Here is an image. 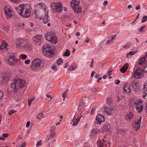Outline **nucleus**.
I'll list each match as a JSON object with an SVG mask.
<instances>
[{
  "label": "nucleus",
  "instance_id": "nucleus-60",
  "mask_svg": "<svg viewBox=\"0 0 147 147\" xmlns=\"http://www.w3.org/2000/svg\"><path fill=\"white\" fill-rule=\"evenodd\" d=\"M107 1H105L104 2L103 4L105 6L107 4Z\"/></svg>",
  "mask_w": 147,
  "mask_h": 147
},
{
  "label": "nucleus",
  "instance_id": "nucleus-48",
  "mask_svg": "<svg viewBox=\"0 0 147 147\" xmlns=\"http://www.w3.org/2000/svg\"><path fill=\"white\" fill-rule=\"evenodd\" d=\"M3 96V94L2 92L0 90V100L2 98Z\"/></svg>",
  "mask_w": 147,
  "mask_h": 147
},
{
  "label": "nucleus",
  "instance_id": "nucleus-59",
  "mask_svg": "<svg viewBox=\"0 0 147 147\" xmlns=\"http://www.w3.org/2000/svg\"><path fill=\"white\" fill-rule=\"evenodd\" d=\"M95 109V108H93L92 109V111H91L92 113V114L94 113V111Z\"/></svg>",
  "mask_w": 147,
  "mask_h": 147
},
{
  "label": "nucleus",
  "instance_id": "nucleus-26",
  "mask_svg": "<svg viewBox=\"0 0 147 147\" xmlns=\"http://www.w3.org/2000/svg\"><path fill=\"white\" fill-rule=\"evenodd\" d=\"M105 142L106 141H105L104 140H102L98 141V143L99 145V147H101V146H102L103 145H104V144H105Z\"/></svg>",
  "mask_w": 147,
  "mask_h": 147
},
{
  "label": "nucleus",
  "instance_id": "nucleus-16",
  "mask_svg": "<svg viewBox=\"0 0 147 147\" xmlns=\"http://www.w3.org/2000/svg\"><path fill=\"white\" fill-rule=\"evenodd\" d=\"M131 85L135 91L138 90L139 88V83L137 81H134L131 84Z\"/></svg>",
  "mask_w": 147,
  "mask_h": 147
},
{
  "label": "nucleus",
  "instance_id": "nucleus-12",
  "mask_svg": "<svg viewBox=\"0 0 147 147\" xmlns=\"http://www.w3.org/2000/svg\"><path fill=\"white\" fill-rule=\"evenodd\" d=\"M37 8V10H41L42 11L46 10V7L44 4L39 3L35 5Z\"/></svg>",
  "mask_w": 147,
  "mask_h": 147
},
{
  "label": "nucleus",
  "instance_id": "nucleus-2",
  "mask_svg": "<svg viewBox=\"0 0 147 147\" xmlns=\"http://www.w3.org/2000/svg\"><path fill=\"white\" fill-rule=\"evenodd\" d=\"M25 84V81L19 79H13L11 83V87L13 89V93L16 94L18 90L22 88Z\"/></svg>",
  "mask_w": 147,
  "mask_h": 147
},
{
  "label": "nucleus",
  "instance_id": "nucleus-24",
  "mask_svg": "<svg viewBox=\"0 0 147 147\" xmlns=\"http://www.w3.org/2000/svg\"><path fill=\"white\" fill-rule=\"evenodd\" d=\"M145 56H144L142 57L140 60L138 64L139 65H141L145 64Z\"/></svg>",
  "mask_w": 147,
  "mask_h": 147
},
{
  "label": "nucleus",
  "instance_id": "nucleus-28",
  "mask_svg": "<svg viewBox=\"0 0 147 147\" xmlns=\"http://www.w3.org/2000/svg\"><path fill=\"white\" fill-rule=\"evenodd\" d=\"M63 63V61L61 58H59L57 61V64L59 65L62 64Z\"/></svg>",
  "mask_w": 147,
  "mask_h": 147
},
{
  "label": "nucleus",
  "instance_id": "nucleus-31",
  "mask_svg": "<svg viewBox=\"0 0 147 147\" xmlns=\"http://www.w3.org/2000/svg\"><path fill=\"white\" fill-rule=\"evenodd\" d=\"M47 36H49V37H56L55 34L52 32H49Z\"/></svg>",
  "mask_w": 147,
  "mask_h": 147
},
{
  "label": "nucleus",
  "instance_id": "nucleus-27",
  "mask_svg": "<svg viewBox=\"0 0 147 147\" xmlns=\"http://www.w3.org/2000/svg\"><path fill=\"white\" fill-rule=\"evenodd\" d=\"M70 52L68 49H67L66 51L65 52L63 56L64 57L68 56L70 54Z\"/></svg>",
  "mask_w": 147,
  "mask_h": 147
},
{
  "label": "nucleus",
  "instance_id": "nucleus-30",
  "mask_svg": "<svg viewBox=\"0 0 147 147\" xmlns=\"http://www.w3.org/2000/svg\"><path fill=\"white\" fill-rule=\"evenodd\" d=\"M98 131L97 129H94L92 132V135L93 136L97 133Z\"/></svg>",
  "mask_w": 147,
  "mask_h": 147
},
{
  "label": "nucleus",
  "instance_id": "nucleus-10",
  "mask_svg": "<svg viewBox=\"0 0 147 147\" xmlns=\"http://www.w3.org/2000/svg\"><path fill=\"white\" fill-rule=\"evenodd\" d=\"M96 123L101 124V123L105 121L104 117L100 114H98L96 117Z\"/></svg>",
  "mask_w": 147,
  "mask_h": 147
},
{
  "label": "nucleus",
  "instance_id": "nucleus-8",
  "mask_svg": "<svg viewBox=\"0 0 147 147\" xmlns=\"http://www.w3.org/2000/svg\"><path fill=\"white\" fill-rule=\"evenodd\" d=\"M12 10L10 8H5L4 10V13L7 16V19H9L11 18L12 16Z\"/></svg>",
  "mask_w": 147,
  "mask_h": 147
},
{
  "label": "nucleus",
  "instance_id": "nucleus-42",
  "mask_svg": "<svg viewBox=\"0 0 147 147\" xmlns=\"http://www.w3.org/2000/svg\"><path fill=\"white\" fill-rule=\"evenodd\" d=\"M42 141L40 140L37 143L36 146L37 147L38 146H41L42 144Z\"/></svg>",
  "mask_w": 147,
  "mask_h": 147
},
{
  "label": "nucleus",
  "instance_id": "nucleus-43",
  "mask_svg": "<svg viewBox=\"0 0 147 147\" xmlns=\"http://www.w3.org/2000/svg\"><path fill=\"white\" fill-rule=\"evenodd\" d=\"M47 17H48V16H47L46 15H45V18H46L47 19L46 20H43V22L44 23L46 24L48 22V20H47Z\"/></svg>",
  "mask_w": 147,
  "mask_h": 147
},
{
  "label": "nucleus",
  "instance_id": "nucleus-25",
  "mask_svg": "<svg viewBox=\"0 0 147 147\" xmlns=\"http://www.w3.org/2000/svg\"><path fill=\"white\" fill-rule=\"evenodd\" d=\"M133 116V113L132 112H130L128 114H127V115L126 116V118L129 119H131Z\"/></svg>",
  "mask_w": 147,
  "mask_h": 147
},
{
  "label": "nucleus",
  "instance_id": "nucleus-38",
  "mask_svg": "<svg viewBox=\"0 0 147 147\" xmlns=\"http://www.w3.org/2000/svg\"><path fill=\"white\" fill-rule=\"evenodd\" d=\"M47 138H48V140L47 142L49 141L50 142H51L53 140V138L52 136H48Z\"/></svg>",
  "mask_w": 147,
  "mask_h": 147
},
{
  "label": "nucleus",
  "instance_id": "nucleus-64",
  "mask_svg": "<svg viewBox=\"0 0 147 147\" xmlns=\"http://www.w3.org/2000/svg\"><path fill=\"white\" fill-rule=\"evenodd\" d=\"M68 66V63L65 64L64 66V67L65 68H66Z\"/></svg>",
  "mask_w": 147,
  "mask_h": 147
},
{
  "label": "nucleus",
  "instance_id": "nucleus-45",
  "mask_svg": "<svg viewBox=\"0 0 147 147\" xmlns=\"http://www.w3.org/2000/svg\"><path fill=\"white\" fill-rule=\"evenodd\" d=\"M112 71L111 69H109L107 71V74L108 76L111 74Z\"/></svg>",
  "mask_w": 147,
  "mask_h": 147
},
{
  "label": "nucleus",
  "instance_id": "nucleus-47",
  "mask_svg": "<svg viewBox=\"0 0 147 147\" xmlns=\"http://www.w3.org/2000/svg\"><path fill=\"white\" fill-rule=\"evenodd\" d=\"M21 56V58L23 59H25L27 57V55H26L22 54Z\"/></svg>",
  "mask_w": 147,
  "mask_h": 147
},
{
  "label": "nucleus",
  "instance_id": "nucleus-22",
  "mask_svg": "<svg viewBox=\"0 0 147 147\" xmlns=\"http://www.w3.org/2000/svg\"><path fill=\"white\" fill-rule=\"evenodd\" d=\"M80 120V118L78 119H73V122L72 124L74 126H76Z\"/></svg>",
  "mask_w": 147,
  "mask_h": 147
},
{
  "label": "nucleus",
  "instance_id": "nucleus-29",
  "mask_svg": "<svg viewBox=\"0 0 147 147\" xmlns=\"http://www.w3.org/2000/svg\"><path fill=\"white\" fill-rule=\"evenodd\" d=\"M43 114L42 113H39L37 116V117L38 119H41L43 118Z\"/></svg>",
  "mask_w": 147,
  "mask_h": 147
},
{
  "label": "nucleus",
  "instance_id": "nucleus-53",
  "mask_svg": "<svg viewBox=\"0 0 147 147\" xmlns=\"http://www.w3.org/2000/svg\"><path fill=\"white\" fill-rule=\"evenodd\" d=\"M140 8V5H138L136 6V10H138Z\"/></svg>",
  "mask_w": 147,
  "mask_h": 147
},
{
  "label": "nucleus",
  "instance_id": "nucleus-6",
  "mask_svg": "<svg viewBox=\"0 0 147 147\" xmlns=\"http://www.w3.org/2000/svg\"><path fill=\"white\" fill-rule=\"evenodd\" d=\"M136 102L134 103V104L136 105V108L138 111L140 113L142 111L143 108V105L142 104V101L140 99L136 101Z\"/></svg>",
  "mask_w": 147,
  "mask_h": 147
},
{
  "label": "nucleus",
  "instance_id": "nucleus-52",
  "mask_svg": "<svg viewBox=\"0 0 147 147\" xmlns=\"http://www.w3.org/2000/svg\"><path fill=\"white\" fill-rule=\"evenodd\" d=\"M55 135V132H53L51 133V134L50 135H49L50 136H52L53 138L54 137V136Z\"/></svg>",
  "mask_w": 147,
  "mask_h": 147
},
{
  "label": "nucleus",
  "instance_id": "nucleus-40",
  "mask_svg": "<svg viewBox=\"0 0 147 147\" xmlns=\"http://www.w3.org/2000/svg\"><path fill=\"white\" fill-rule=\"evenodd\" d=\"M46 96L47 97V98H46V99L47 100H49V101H50L52 99V98L50 96V95L49 94H47L46 95Z\"/></svg>",
  "mask_w": 147,
  "mask_h": 147
},
{
  "label": "nucleus",
  "instance_id": "nucleus-51",
  "mask_svg": "<svg viewBox=\"0 0 147 147\" xmlns=\"http://www.w3.org/2000/svg\"><path fill=\"white\" fill-rule=\"evenodd\" d=\"M51 68L52 69L54 70L55 71L57 70L56 67L54 65Z\"/></svg>",
  "mask_w": 147,
  "mask_h": 147
},
{
  "label": "nucleus",
  "instance_id": "nucleus-39",
  "mask_svg": "<svg viewBox=\"0 0 147 147\" xmlns=\"http://www.w3.org/2000/svg\"><path fill=\"white\" fill-rule=\"evenodd\" d=\"M131 45L130 43L128 42L125 45L123 46V47L125 48H128L131 46Z\"/></svg>",
  "mask_w": 147,
  "mask_h": 147
},
{
  "label": "nucleus",
  "instance_id": "nucleus-54",
  "mask_svg": "<svg viewBox=\"0 0 147 147\" xmlns=\"http://www.w3.org/2000/svg\"><path fill=\"white\" fill-rule=\"evenodd\" d=\"M8 134H3V137H4L5 138H6L8 136Z\"/></svg>",
  "mask_w": 147,
  "mask_h": 147
},
{
  "label": "nucleus",
  "instance_id": "nucleus-62",
  "mask_svg": "<svg viewBox=\"0 0 147 147\" xmlns=\"http://www.w3.org/2000/svg\"><path fill=\"white\" fill-rule=\"evenodd\" d=\"M80 32H78L76 33V36H78L80 35Z\"/></svg>",
  "mask_w": 147,
  "mask_h": 147
},
{
  "label": "nucleus",
  "instance_id": "nucleus-18",
  "mask_svg": "<svg viewBox=\"0 0 147 147\" xmlns=\"http://www.w3.org/2000/svg\"><path fill=\"white\" fill-rule=\"evenodd\" d=\"M79 1L78 0H73L71 2V6L73 8H74L75 7H76L77 5H79Z\"/></svg>",
  "mask_w": 147,
  "mask_h": 147
},
{
  "label": "nucleus",
  "instance_id": "nucleus-57",
  "mask_svg": "<svg viewBox=\"0 0 147 147\" xmlns=\"http://www.w3.org/2000/svg\"><path fill=\"white\" fill-rule=\"evenodd\" d=\"M90 39L88 38L87 37L86 38L85 41V42H89L90 41Z\"/></svg>",
  "mask_w": 147,
  "mask_h": 147
},
{
  "label": "nucleus",
  "instance_id": "nucleus-14",
  "mask_svg": "<svg viewBox=\"0 0 147 147\" xmlns=\"http://www.w3.org/2000/svg\"><path fill=\"white\" fill-rule=\"evenodd\" d=\"M7 43L6 42L3 40L2 42V45H0V49L3 51H7Z\"/></svg>",
  "mask_w": 147,
  "mask_h": 147
},
{
  "label": "nucleus",
  "instance_id": "nucleus-11",
  "mask_svg": "<svg viewBox=\"0 0 147 147\" xmlns=\"http://www.w3.org/2000/svg\"><path fill=\"white\" fill-rule=\"evenodd\" d=\"M131 85L128 84H125L124 85L123 89L127 94H129L131 92Z\"/></svg>",
  "mask_w": 147,
  "mask_h": 147
},
{
  "label": "nucleus",
  "instance_id": "nucleus-19",
  "mask_svg": "<svg viewBox=\"0 0 147 147\" xmlns=\"http://www.w3.org/2000/svg\"><path fill=\"white\" fill-rule=\"evenodd\" d=\"M82 7L79 5H77L76 7H75L73 9L75 12L81 13L82 11Z\"/></svg>",
  "mask_w": 147,
  "mask_h": 147
},
{
  "label": "nucleus",
  "instance_id": "nucleus-56",
  "mask_svg": "<svg viewBox=\"0 0 147 147\" xmlns=\"http://www.w3.org/2000/svg\"><path fill=\"white\" fill-rule=\"evenodd\" d=\"M30 121H29L27 123V124L26 125V127H28L30 126Z\"/></svg>",
  "mask_w": 147,
  "mask_h": 147
},
{
  "label": "nucleus",
  "instance_id": "nucleus-21",
  "mask_svg": "<svg viewBox=\"0 0 147 147\" xmlns=\"http://www.w3.org/2000/svg\"><path fill=\"white\" fill-rule=\"evenodd\" d=\"M104 113L107 114L108 115H111V109L108 107H106L104 109Z\"/></svg>",
  "mask_w": 147,
  "mask_h": 147
},
{
  "label": "nucleus",
  "instance_id": "nucleus-15",
  "mask_svg": "<svg viewBox=\"0 0 147 147\" xmlns=\"http://www.w3.org/2000/svg\"><path fill=\"white\" fill-rule=\"evenodd\" d=\"M45 38L48 41L54 44L57 43L58 41L57 37H45Z\"/></svg>",
  "mask_w": 147,
  "mask_h": 147
},
{
  "label": "nucleus",
  "instance_id": "nucleus-63",
  "mask_svg": "<svg viewBox=\"0 0 147 147\" xmlns=\"http://www.w3.org/2000/svg\"><path fill=\"white\" fill-rule=\"evenodd\" d=\"M66 92H64L63 94H62V96L63 97H64L65 96V94H66Z\"/></svg>",
  "mask_w": 147,
  "mask_h": 147
},
{
  "label": "nucleus",
  "instance_id": "nucleus-34",
  "mask_svg": "<svg viewBox=\"0 0 147 147\" xmlns=\"http://www.w3.org/2000/svg\"><path fill=\"white\" fill-rule=\"evenodd\" d=\"M107 103L108 105H111L112 103V102L111 100V98H108L107 99Z\"/></svg>",
  "mask_w": 147,
  "mask_h": 147
},
{
  "label": "nucleus",
  "instance_id": "nucleus-32",
  "mask_svg": "<svg viewBox=\"0 0 147 147\" xmlns=\"http://www.w3.org/2000/svg\"><path fill=\"white\" fill-rule=\"evenodd\" d=\"M147 21V16H145L142 17V22L144 23Z\"/></svg>",
  "mask_w": 147,
  "mask_h": 147
},
{
  "label": "nucleus",
  "instance_id": "nucleus-20",
  "mask_svg": "<svg viewBox=\"0 0 147 147\" xmlns=\"http://www.w3.org/2000/svg\"><path fill=\"white\" fill-rule=\"evenodd\" d=\"M128 64L127 63H125L121 69L120 71L123 73L125 72L128 68Z\"/></svg>",
  "mask_w": 147,
  "mask_h": 147
},
{
  "label": "nucleus",
  "instance_id": "nucleus-23",
  "mask_svg": "<svg viewBox=\"0 0 147 147\" xmlns=\"http://www.w3.org/2000/svg\"><path fill=\"white\" fill-rule=\"evenodd\" d=\"M32 39L35 43L39 42L42 41L41 37H32Z\"/></svg>",
  "mask_w": 147,
  "mask_h": 147
},
{
  "label": "nucleus",
  "instance_id": "nucleus-55",
  "mask_svg": "<svg viewBox=\"0 0 147 147\" xmlns=\"http://www.w3.org/2000/svg\"><path fill=\"white\" fill-rule=\"evenodd\" d=\"M119 83H120V81L119 80H115V83L116 84H119Z\"/></svg>",
  "mask_w": 147,
  "mask_h": 147
},
{
  "label": "nucleus",
  "instance_id": "nucleus-7",
  "mask_svg": "<svg viewBox=\"0 0 147 147\" xmlns=\"http://www.w3.org/2000/svg\"><path fill=\"white\" fill-rule=\"evenodd\" d=\"M142 119V116H140V118L137 120V121L135 120L134 122V129L136 131H137L140 129V123Z\"/></svg>",
  "mask_w": 147,
  "mask_h": 147
},
{
  "label": "nucleus",
  "instance_id": "nucleus-44",
  "mask_svg": "<svg viewBox=\"0 0 147 147\" xmlns=\"http://www.w3.org/2000/svg\"><path fill=\"white\" fill-rule=\"evenodd\" d=\"M9 29V27L8 26H6L4 27L3 30L6 32H7Z\"/></svg>",
  "mask_w": 147,
  "mask_h": 147
},
{
  "label": "nucleus",
  "instance_id": "nucleus-5",
  "mask_svg": "<svg viewBox=\"0 0 147 147\" xmlns=\"http://www.w3.org/2000/svg\"><path fill=\"white\" fill-rule=\"evenodd\" d=\"M41 61L40 59H36L33 60L32 63L31 65V68L34 70H36L41 65Z\"/></svg>",
  "mask_w": 147,
  "mask_h": 147
},
{
  "label": "nucleus",
  "instance_id": "nucleus-9",
  "mask_svg": "<svg viewBox=\"0 0 147 147\" xmlns=\"http://www.w3.org/2000/svg\"><path fill=\"white\" fill-rule=\"evenodd\" d=\"M142 76L141 71L140 68H138L134 71L133 74V77L136 79L140 78Z\"/></svg>",
  "mask_w": 147,
  "mask_h": 147
},
{
  "label": "nucleus",
  "instance_id": "nucleus-4",
  "mask_svg": "<svg viewBox=\"0 0 147 147\" xmlns=\"http://www.w3.org/2000/svg\"><path fill=\"white\" fill-rule=\"evenodd\" d=\"M51 6L52 7L53 11L54 12L60 13L62 11V4L60 2L57 3L53 2L52 3Z\"/></svg>",
  "mask_w": 147,
  "mask_h": 147
},
{
  "label": "nucleus",
  "instance_id": "nucleus-49",
  "mask_svg": "<svg viewBox=\"0 0 147 147\" xmlns=\"http://www.w3.org/2000/svg\"><path fill=\"white\" fill-rule=\"evenodd\" d=\"M55 129V127L54 126H53L51 127L50 131H54Z\"/></svg>",
  "mask_w": 147,
  "mask_h": 147
},
{
  "label": "nucleus",
  "instance_id": "nucleus-46",
  "mask_svg": "<svg viewBox=\"0 0 147 147\" xmlns=\"http://www.w3.org/2000/svg\"><path fill=\"white\" fill-rule=\"evenodd\" d=\"M145 27V26H141V27L139 29V30L140 31V32H142L143 30V29Z\"/></svg>",
  "mask_w": 147,
  "mask_h": 147
},
{
  "label": "nucleus",
  "instance_id": "nucleus-17",
  "mask_svg": "<svg viewBox=\"0 0 147 147\" xmlns=\"http://www.w3.org/2000/svg\"><path fill=\"white\" fill-rule=\"evenodd\" d=\"M24 41V40L23 39L21 38H18V39L15 41V43L17 47H19Z\"/></svg>",
  "mask_w": 147,
  "mask_h": 147
},
{
  "label": "nucleus",
  "instance_id": "nucleus-1",
  "mask_svg": "<svg viewBox=\"0 0 147 147\" xmlns=\"http://www.w3.org/2000/svg\"><path fill=\"white\" fill-rule=\"evenodd\" d=\"M19 7L16 9L18 11V12L20 15L24 18H28L30 15L31 8L30 5L28 4L20 5Z\"/></svg>",
  "mask_w": 147,
  "mask_h": 147
},
{
  "label": "nucleus",
  "instance_id": "nucleus-13",
  "mask_svg": "<svg viewBox=\"0 0 147 147\" xmlns=\"http://www.w3.org/2000/svg\"><path fill=\"white\" fill-rule=\"evenodd\" d=\"M15 56L13 55H10L8 59V63L10 65H14V62Z\"/></svg>",
  "mask_w": 147,
  "mask_h": 147
},
{
  "label": "nucleus",
  "instance_id": "nucleus-3",
  "mask_svg": "<svg viewBox=\"0 0 147 147\" xmlns=\"http://www.w3.org/2000/svg\"><path fill=\"white\" fill-rule=\"evenodd\" d=\"M42 53L47 57H51L54 54V52L51 47L46 45L43 47Z\"/></svg>",
  "mask_w": 147,
  "mask_h": 147
},
{
  "label": "nucleus",
  "instance_id": "nucleus-61",
  "mask_svg": "<svg viewBox=\"0 0 147 147\" xmlns=\"http://www.w3.org/2000/svg\"><path fill=\"white\" fill-rule=\"evenodd\" d=\"M97 91V89L96 88H93L92 90V91L93 92H96Z\"/></svg>",
  "mask_w": 147,
  "mask_h": 147
},
{
  "label": "nucleus",
  "instance_id": "nucleus-36",
  "mask_svg": "<svg viewBox=\"0 0 147 147\" xmlns=\"http://www.w3.org/2000/svg\"><path fill=\"white\" fill-rule=\"evenodd\" d=\"M115 37H111V39H109L107 40L106 43V44H110L111 42L114 39Z\"/></svg>",
  "mask_w": 147,
  "mask_h": 147
},
{
  "label": "nucleus",
  "instance_id": "nucleus-35",
  "mask_svg": "<svg viewBox=\"0 0 147 147\" xmlns=\"http://www.w3.org/2000/svg\"><path fill=\"white\" fill-rule=\"evenodd\" d=\"M77 67L76 66H72L70 65L69 67V69L70 71H72L75 70Z\"/></svg>",
  "mask_w": 147,
  "mask_h": 147
},
{
  "label": "nucleus",
  "instance_id": "nucleus-33",
  "mask_svg": "<svg viewBox=\"0 0 147 147\" xmlns=\"http://www.w3.org/2000/svg\"><path fill=\"white\" fill-rule=\"evenodd\" d=\"M137 51H133L130 52L129 53H127V56L128 55H133L134 54L136 53Z\"/></svg>",
  "mask_w": 147,
  "mask_h": 147
},
{
  "label": "nucleus",
  "instance_id": "nucleus-41",
  "mask_svg": "<svg viewBox=\"0 0 147 147\" xmlns=\"http://www.w3.org/2000/svg\"><path fill=\"white\" fill-rule=\"evenodd\" d=\"M10 1H11V2H12L15 3H19L20 1L21 0H10Z\"/></svg>",
  "mask_w": 147,
  "mask_h": 147
},
{
  "label": "nucleus",
  "instance_id": "nucleus-50",
  "mask_svg": "<svg viewBox=\"0 0 147 147\" xmlns=\"http://www.w3.org/2000/svg\"><path fill=\"white\" fill-rule=\"evenodd\" d=\"M30 62V60H27L25 61V63L26 64H29Z\"/></svg>",
  "mask_w": 147,
  "mask_h": 147
},
{
  "label": "nucleus",
  "instance_id": "nucleus-37",
  "mask_svg": "<svg viewBox=\"0 0 147 147\" xmlns=\"http://www.w3.org/2000/svg\"><path fill=\"white\" fill-rule=\"evenodd\" d=\"M17 112L16 111H15L14 110H10L8 112V114L9 115H11L12 113Z\"/></svg>",
  "mask_w": 147,
  "mask_h": 147
},
{
  "label": "nucleus",
  "instance_id": "nucleus-58",
  "mask_svg": "<svg viewBox=\"0 0 147 147\" xmlns=\"http://www.w3.org/2000/svg\"><path fill=\"white\" fill-rule=\"evenodd\" d=\"M95 73V72L94 71H92V73L91 74V76L92 77H93V75Z\"/></svg>",
  "mask_w": 147,
  "mask_h": 147
}]
</instances>
